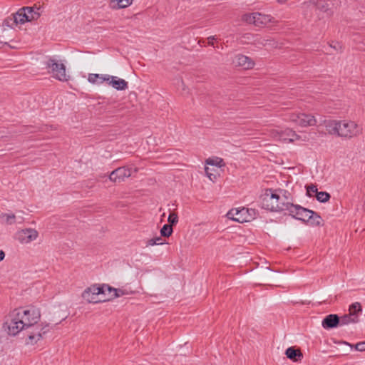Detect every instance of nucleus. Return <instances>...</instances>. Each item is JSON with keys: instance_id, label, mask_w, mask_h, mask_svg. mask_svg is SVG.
Returning a JSON list of instances; mask_svg holds the SVG:
<instances>
[{"instance_id": "nucleus-8", "label": "nucleus", "mask_w": 365, "mask_h": 365, "mask_svg": "<svg viewBox=\"0 0 365 365\" xmlns=\"http://www.w3.org/2000/svg\"><path fill=\"white\" fill-rule=\"evenodd\" d=\"M287 211L289 215L294 219L303 222H309L314 214V211L304 208L299 205L289 204Z\"/></svg>"}, {"instance_id": "nucleus-4", "label": "nucleus", "mask_w": 365, "mask_h": 365, "mask_svg": "<svg viewBox=\"0 0 365 365\" xmlns=\"http://www.w3.org/2000/svg\"><path fill=\"white\" fill-rule=\"evenodd\" d=\"M289 204V202L280 203L279 196L276 194L274 190H266L262 195V207L272 212L287 211Z\"/></svg>"}, {"instance_id": "nucleus-21", "label": "nucleus", "mask_w": 365, "mask_h": 365, "mask_svg": "<svg viewBox=\"0 0 365 365\" xmlns=\"http://www.w3.org/2000/svg\"><path fill=\"white\" fill-rule=\"evenodd\" d=\"M16 217L13 213H1L0 214V220L2 224L11 225L16 222Z\"/></svg>"}, {"instance_id": "nucleus-32", "label": "nucleus", "mask_w": 365, "mask_h": 365, "mask_svg": "<svg viewBox=\"0 0 365 365\" xmlns=\"http://www.w3.org/2000/svg\"><path fill=\"white\" fill-rule=\"evenodd\" d=\"M309 221L314 225H319L321 224L322 218L317 212H314L313 217Z\"/></svg>"}, {"instance_id": "nucleus-10", "label": "nucleus", "mask_w": 365, "mask_h": 365, "mask_svg": "<svg viewBox=\"0 0 365 365\" xmlns=\"http://www.w3.org/2000/svg\"><path fill=\"white\" fill-rule=\"evenodd\" d=\"M38 237V232L33 228H26L19 230L15 234V239L21 244H29L36 240Z\"/></svg>"}, {"instance_id": "nucleus-17", "label": "nucleus", "mask_w": 365, "mask_h": 365, "mask_svg": "<svg viewBox=\"0 0 365 365\" xmlns=\"http://www.w3.org/2000/svg\"><path fill=\"white\" fill-rule=\"evenodd\" d=\"M25 9L29 21L37 20L41 16V11L40 6H25Z\"/></svg>"}, {"instance_id": "nucleus-15", "label": "nucleus", "mask_w": 365, "mask_h": 365, "mask_svg": "<svg viewBox=\"0 0 365 365\" xmlns=\"http://www.w3.org/2000/svg\"><path fill=\"white\" fill-rule=\"evenodd\" d=\"M340 319L337 314H329L322 322V326L325 329H331L339 326Z\"/></svg>"}, {"instance_id": "nucleus-39", "label": "nucleus", "mask_w": 365, "mask_h": 365, "mask_svg": "<svg viewBox=\"0 0 365 365\" xmlns=\"http://www.w3.org/2000/svg\"><path fill=\"white\" fill-rule=\"evenodd\" d=\"M208 44L209 45H213V40H215V36H210L208 38Z\"/></svg>"}, {"instance_id": "nucleus-20", "label": "nucleus", "mask_w": 365, "mask_h": 365, "mask_svg": "<svg viewBox=\"0 0 365 365\" xmlns=\"http://www.w3.org/2000/svg\"><path fill=\"white\" fill-rule=\"evenodd\" d=\"M276 194L279 196L280 203H286L289 202L291 205H294L293 203V200L291 197L290 193L286 190H274Z\"/></svg>"}, {"instance_id": "nucleus-16", "label": "nucleus", "mask_w": 365, "mask_h": 365, "mask_svg": "<svg viewBox=\"0 0 365 365\" xmlns=\"http://www.w3.org/2000/svg\"><path fill=\"white\" fill-rule=\"evenodd\" d=\"M108 84L118 91H124L128 87V82L126 81L113 76H110Z\"/></svg>"}, {"instance_id": "nucleus-40", "label": "nucleus", "mask_w": 365, "mask_h": 365, "mask_svg": "<svg viewBox=\"0 0 365 365\" xmlns=\"http://www.w3.org/2000/svg\"><path fill=\"white\" fill-rule=\"evenodd\" d=\"M5 257V253L3 250H0V262L2 261Z\"/></svg>"}, {"instance_id": "nucleus-22", "label": "nucleus", "mask_w": 365, "mask_h": 365, "mask_svg": "<svg viewBox=\"0 0 365 365\" xmlns=\"http://www.w3.org/2000/svg\"><path fill=\"white\" fill-rule=\"evenodd\" d=\"M133 0H111L112 8L114 9H124L132 4Z\"/></svg>"}, {"instance_id": "nucleus-35", "label": "nucleus", "mask_w": 365, "mask_h": 365, "mask_svg": "<svg viewBox=\"0 0 365 365\" xmlns=\"http://www.w3.org/2000/svg\"><path fill=\"white\" fill-rule=\"evenodd\" d=\"M98 74L97 73H90L88 75V82H90L91 83H93V84H95V83H97L98 84Z\"/></svg>"}, {"instance_id": "nucleus-24", "label": "nucleus", "mask_w": 365, "mask_h": 365, "mask_svg": "<svg viewBox=\"0 0 365 365\" xmlns=\"http://www.w3.org/2000/svg\"><path fill=\"white\" fill-rule=\"evenodd\" d=\"M107 292H108L109 293H112L110 296V297L112 298L119 297L130 294V292L123 288L115 289L110 287V290H107Z\"/></svg>"}, {"instance_id": "nucleus-36", "label": "nucleus", "mask_w": 365, "mask_h": 365, "mask_svg": "<svg viewBox=\"0 0 365 365\" xmlns=\"http://www.w3.org/2000/svg\"><path fill=\"white\" fill-rule=\"evenodd\" d=\"M355 349L359 351H365V341L357 343L355 345Z\"/></svg>"}, {"instance_id": "nucleus-11", "label": "nucleus", "mask_w": 365, "mask_h": 365, "mask_svg": "<svg viewBox=\"0 0 365 365\" xmlns=\"http://www.w3.org/2000/svg\"><path fill=\"white\" fill-rule=\"evenodd\" d=\"M133 169L128 167H120L112 171L109 175L110 181L121 182L132 175Z\"/></svg>"}, {"instance_id": "nucleus-14", "label": "nucleus", "mask_w": 365, "mask_h": 365, "mask_svg": "<svg viewBox=\"0 0 365 365\" xmlns=\"http://www.w3.org/2000/svg\"><path fill=\"white\" fill-rule=\"evenodd\" d=\"M233 63L237 66L243 68L244 69H250L255 66V62L252 59L242 54L236 55L233 60Z\"/></svg>"}, {"instance_id": "nucleus-38", "label": "nucleus", "mask_w": 365, "mask_h": 365, "mask_svg": "<svg viewBox=\"0 0 365 365\" xmlns=\"http://www.w3.org/2000/svg\"><path fill=\"white\" fill-rule=\"evenodd\" d=\"M324 2H320L318 5L319 8L322 10H323L324 11H326L327 9H325V6L324 5Z\"/></svg>"}, {"instance_id": "nucleus-29", "label": "nucleus", "mask_w": 365, "mask_h": 365, "mask_svg": "<svg viewBox=\"0 0 365 365\" xmlns=\"http://www.w3.org/2000/svg\"><path fill=\"white\" fill-rule=\"evenodd\" d=\"M168 221L169 222V225H171L172 227L173 225H175L178 222V216L177 213L170 212L168 216Z\"/></svg>"}, {"instance_id": "nucleus-37", "label": "nucleus", "mask_w": 365, "mask_h": 365, "mask_svg": "<svg viewBox=\"0 0 365 365\" xmlns=\"http://www.w3.org/2000/svg\"><path fill=\"white\" fill-rule=\"evenodd\" d=\"M205 171L206 173V175L207 176L210 178V180L213 181L215 178H216V176L212 173H210V172H209V168H205Z\"/></svg>"}, {"instance_id": "nucleus-18", "label": "nucleus", "mask_w": 365, "mask_h": 365, "mask_svg": "<svg viewBox=\"0 0 365 365\" xmlns=\"http://www.w3.org/2000/svg\"><path fill=\"white\" fill-rule=\"evenodd\" d=\"M25 7L21 8L19 11L13 15V18L11 20L14 21V23L17 25L19 24H23L25 22H29V19L26 14Z\"/></svg>"}, {"instance_id": "nucleus-31", "label": "nucleus", "mask_w": 365, "mask_h": 365, "mask_svg": "<svg viewBox=\"0 0 365 365\" xmlns=\"http://www.w3.org/2000/svg\"><path fill=\"white\" fill-rule=\"evenodd\" d=\"M317 192H319L316 185L312 184L307 186V194L308 196L312 197L314 193L317 195Z\"/></svg>"}, {"instance_id": "nucleus-6", "label": "nucleus", "mask_w": 365, "mask_h": 365, "mask_svg": "<svg viewBox=\"0 0 365 365\" xmlns=\"http://www.w3.org/2000/svg\"><path fill=\"white\" fill-rule=\"evenodd\" d=\"M46 68L52 76L61 81H67L69 76L66 74L65 65L53 58H49L46 63Z\"/></svg>"}, {"instance_id": "nucleus-30", "label": "nucleus", "mask_w": 365, "mask_h": 365, "mask_svg": "<svg viewBox=\"0 0 365 365\" xmlns=\"http://www.w3.org/2000/svg\"><path fill=\"white\" fill-rule=\"evenodd\" d=\"M165 242L163 241L160 237H157L149 240L147 242V246H153L155 245H163Z\"/></svg>"}, {"instance_id": "nucleus-7", "label": "nucleus", "mask_w": 365, "mask_h": 365, "mask_svg": "<svg viewBox=\"0 0 365 365\" xmlns=\"http://www.w3.org/2000/svg\"><path fill=\"white\" fill-rule=\"evenodd\" d=\"M107 290H110V287L106 284L102 286L93 285L83 291L82 297L88 303H97L101 299H98V295L105 294Z\"/></svg>"}, {"instance_id": "nucleus-12", "label": "nucleus", "mask_w": 365, "mask_h": 365, "mask_svg": "<svg viewBox=\"0 0 365 365\" xmlns=\"http://www.w3.org/2000/svg\"><path fill=\"white\" fill-rule=\"evenodd\" d=\"M271 136L273 138L279 140H288L289 142H294L295 140H299L300 136L295 133V131L292 129H287L284 131H279L277 130H272L271 131Z\"/></svg>"}, {"instance_id": "nucleus-27", "label": "nucleus", "mask_w": 365, "mask_h": 365, "mask_svg": "<svg viewBox=\"0 0 365 365\" xmlns=\"http://www.w3.org/2000/svg\"><path fill=\"white\" fill-rule=\"evenodd\" d=\"M173 227L170 225H164L160 230V234L163 237H170L173 233Z\"/></svg>"}, {"instance_id": "nucleus-33", "label": "nucleus", "mask_w": 365, "mask_h": 365, "mask_svg": "<svg viewBox=\"0 0 365 365\" xmlns=\"http://www.w3.org/2000/svg\"><path fill=\"white\" fill-rule=\"evenodd\" d=\"M98 84H101L103 82L108 83L110 76L108 74H98Z\"/></svg>"}, {"instance_id": "nucleus-41", "label": "nucleus", "mask_w": 365, "mask_h": 365, "mask_svg": "<svg viewBox=\"0 0 365 365\" xmlns=\"http://www.w3.org/2000/svg\"><path fill=\"white\" fill-rule=\"evenodd\" d=\"M180 83H181V86H182V89H183V90H185V83H184L183 81H180Z\"/></svg>"}, {"instance_id": "nucleus-43", "label": "nucleus", "mask_w": 365, "mask_h": 365, "mask_svg": "<svg viewBox=\"0 0 365 365\" xmlns=\"http://www.w3.org/2000/svg\"><path fill=\"white\" fill-rule=\"evenodd\" d=\"M5 22H6V24H9V19H6V20L5 21Z\"/></svg>"}, {"instance_id": "nucleus-23", "label": "nucleus", "mask_w": 365, "mask_h": 365, "mask_svg": "<svg viewBox=\"0 0 365 365\" xmlns=\"http://www.w3.org/2000/svg\"><path fill=\"white\" fill-rule=\"evenodd\" d=\"M340 324L339 326L347 325L350 323H356L359 322L358 316H351L349 314H345L341 317H339Z\"/></svg>"}, {"instance_id": "nucleus-5", "label": "nucleus", "mask_w": 365, "mask_h": 365, "mask_svg": "<svg viewBox=\"0 0 365 365\" xmlns=\"http://www.w3.org/2000/svg\"><path fill=\"white\" fill-rule=\"evenodd\" d=\"M284 120L300 127L313 126L317 123V120L314 115L298 111L287 113L284 115Z\"/></svg>"}, {"instance_id": "nucleus-9", "label": "nucleus", "mask_w": 365, "mask_h": 365, "mask_svg": "<svg viewBox=\"0 0 365 365\" xmlns=\"http://www.w3.org/2000/svg\"><path fill=\"white\" fill-rule=\"evenodd\" d=\"M242 19L245 22L254 24L256 26H263L269 22H273V18L271 16L259 12L246 14L243 15Z\"/></svg>"}, {"instance_id": "nucleus-25", "label": "nucleus", "mask_w": 365, "mask_h": 365, "mask_svg": "<svg viewBox=\"0 0 365 365\" xmlns=\"http://www.w3.org/2000/svg\"><path fill=\"white\" fill-rule=\"evenodd\" d=\"M361 312V306L360 303L355 302L349 307V314L351 316H358V314Z\"/></svg>"}, {"instance_id": "nucleus-3", "label": "nucleus", "mask_w": 365, "mask_h": 365, "mask_svg": "<svg viewBox=\"0 0 365 365\" xmlns=\"http://www.w3.org/2000/svg\"><path fill=\"white\" fill-rule=\"evenodd\" d=\"M26 312L16 311L14 309L6 317V320L4 324V328L7 331L9 335L15 336L21 330L26 329L25 323L29 321H22L24 316Z\"/></svg>"}, {"instance_id": "nucleus-44", "label": "nucleus", "mask_w": 365, "mask_h": 365, "mask_svg": "<svg viewBox=\"0 0 365 365\" xmlns=\"http://www.w3.org/2000/svg\"><path fill=\"white\" fill-rule=\"evenodd\" d=\"M133 171H134L135 173H136V172H137V169H136V168H134V169H133Z\"/></svg>"}, {"instance_id": "nucleus-19", "label": "nucleus", "mask_w": 365, "mask_h": 365, "mask_svg": "<svg viewBox=\"0 0 365 365\" xmlns=\"http://www.w3.org/2000/svg\"><path fill=\"white\" fill-rule=\"evenodd\" d=\"M287 357L294 362L300 361L303 357V354L299 349L294 347H289L285 351Z\"/></svg>"}, {"instance_id": "nucleus-2", "label": "nucleus", "mask_w": 365, "mask_h": 365, "mask_svg": "<svg viewBox=\"0 0 365 365\" xmlns=\"http://www.w3.org/2000/svg\"><path fill=\"white\" fill-rule=\"evenodd\" d=\"M326 130L331 135L350 139L357 137L362 133V126L353 120H331L326 123Z\"/></svg>"}, {"instance_id": "nucleus-26", "label": "nucleus", "mask_w": 365, "mask_h": 365, "mask_svg": "<svg viewBox=\"0 0 365 365\" xmlns=\"http://www.w3.org/2000/svg\"><path fill=\"white\" fill-rule=\"evenodd\" d=\"M317 200L321 202H326L330 199V195L327 192H319L316 195Z\"/></svg>"}, {"instance_id": "nucleus-1", "label": "nucleus", "mask_w": 365, "mask_h": 365, "mask_svg": "<svg viewBox=\"0 0 365 365\" xmlns=\"http://www.w3.org/2000/svg\"><path fill=\"white\" fill-rule=\"evenodd\" d=\"M16 311H21L26 312L24 316L22 321H29V323H25L26 329L32 328V331L28 334V344H34L38 341L43 336V334L48 332V325L43 326L42 324H38L41 318V312L39 309L31 307L28 309H16Z\"/></svg>"}, {"instance_id": "nucleus-34", "label": "nucleus", "mask_w": 365, "mask_h": 365, "mask_svg": "<svg viewBox=\"0 0 365 365\" xmlns=\"http://www.w3.org/2000/svg\"><path fill=\"white\" fill-rule=\"evenodd\" d=\"M246 210H247V213L246 214V215L247 216V217H250V221L257 217V212L256 211L255 209L246 208Z\"/></svg>"}, {"instance_id": "nucleus-13", "label": "nucleus", "mask_w": 365, "mask_h": 365, "mask_svg": "<svg viewBox=\"0 0 365 365\" xmlns=\"http://www.w3.org/2000/svg\"><path fill=\"white\" fill-rule=\"evenodd\" d=\"M247 210L243 207L240 210L232 209L227 212V215L228 218L238 222H250V217H247Z\"/></svg>"}, {"instance_id": "nucleus-42", "label": "nucleus", "mask_w": 365, "mask_h": 365, "mask_svg": "<svg viewBox=\"0 0 365 365\" xmlns=\"http://www.w3.org/2000/svg\"><path fill=\"white\" fill-rule=\"evenodd\" d=\"M287 0H277L279 3H284Z\"/></svg>"}, {"instance_id": "nucleus-28", "label": "nucleus", "mask_w": 365, "mask_h": 365, "mask_svg": "<svg viewBox=\"0 0 365 365\" xmlns=\"http://www.w3.org/2000/svg\"><path fill=\"white\" fill-rule=\"evenodd\" d=\"M207 164L210 165H216L219 168L224 165L223 160L221 158H216V159H207L206 160Z\"/></svg>"}]
</instances>
